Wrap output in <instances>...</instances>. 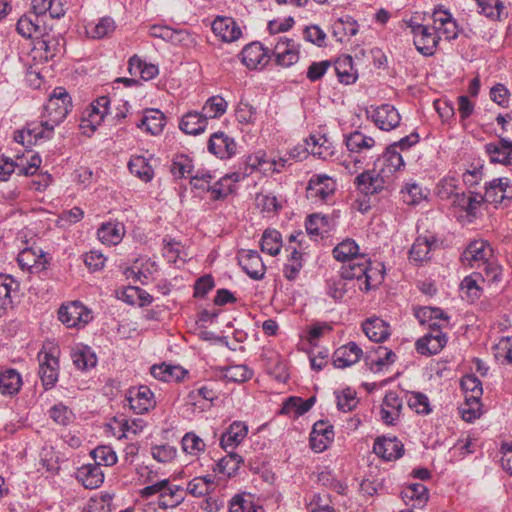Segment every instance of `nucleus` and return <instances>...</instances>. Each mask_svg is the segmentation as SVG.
<instances>
[{
  "label": "nucleus",
  "instance_id": "2",
  "mask_svg": "<svg viewBox=\"0 0 512 512\" xmlns=\"http://www.w3.org/2000/svg\"><path fill=\"white\" fill-rule=\"evenodd\" d=\"M340 272L347 280L354 282L355 287L362 292L376 287L384 278L383 273L372 267L370 259L364 254L344 264Z\"/></svg>",
  "mask_w": 512,
  "mask_h": 512
},
{
  "label": "nucleus",
  "instance_id": "52",
  "mask_svg": "<svg viewBox=\"0 0 512 512\" xmlns=\"http://www.w3.org/2000/svg\"><path fill=\"white\" fill-rule=\"evenodd\" d=\"M479 279L478 275L474 272L473 274L466 276L460 284L461 291L470 302H474L481 296L482 289L478 285Z\"/></svg>",
  "mask_w": 512,
  "mask_h": 512
},
{
  "label": "nucleus",
  "instance_id": "57",
  "mask_svg": "<svg viewBox=\"0 0 512 512\" xmlns=\"http://www.w3.org/2000/svg\"><path fill=\"white\" fill-rule=\"evenodd\" d=\"M255 203L258 209L263 213H277L281 208L282 204L276 196L264 193H258L255 197Z\"/></svg>",
  "mask_w": 512,
  "mask_h": 512
},
{
  "label": "nucleus",
  "instance_id": "1",
  "mask_svg": "<svg viewBox=\"0 0 512 512\" xmlns=\"http://www.w3.org/2000/svg\"><path fill=\"white\" fill-rule=\"evenodd\" d=\"M405 162L396 145H390L375 163L373 170L364 171L355 178L357 189L365 195H375L389 190L395 172L401 170Z\"/></svg>",
  "mask_w": 512,
  "mask_h": 512
},
{
  "label": "nucleus",
  "instance_id": "3",
  "mask_svg": "<svg viewBox=\"0 0 512 512\" xmlns=\"http://www.w3.org/2000/svg\"><path fill=\"white\" fill-rule=\"evenodd\" d=\"M72 107L69 93L63 87H56L44 106L43 118H48L50 125H59Z\"/></svg>",
  "mask_w": 512,
  "mask_h": 512
},
{
  "label": "nucleus",
  "instance_id": "6",
  "mask_svg": "<svg viewBox=\"0 0 512 512\" xmlns=\"http://www.w3.org/2000/svg\"><path fill=\"white\" fill-rule=\"evenodd\" d=\"M57 349L52 348L49 351H40L38 353L39 360V377L45 390L52 389L59 376V360L56 355Z\"/></svg>",
  "mask_w": 512,
  "mask_h": 512
},
{
  "label": "nucleus",
  "instance_id": "64",
  "mask_svg": "<svg viewBox=\"0 0 512 512\" xmlns=\"http://www.w3.org/2000/svg\"><path fill=\"white\" fill-rule=\"evenodd\" d=\"M235 116L239 123L251 124L256 119V108L248 102L240 101L236 108Z\"/></svg>",
  "mask_w": 512,
  "mask_h": 512
},
{
  "label": "nucleus",
  "instance_id": "19",
  "mask_svg": "<svg viewBox=\"0 0 512 512\" xmlns=\"http://www.w3.org/2000/svg\"><path fill=\"white\" fill-rule=\"evenodd\" d=\"M241 61L248 69H261L265 67L270 56L266 48L260 42H252L241 51Z\"/></svg>",
  "mask_w": 512,
  "mask_h": 512
},
{
  "label": "nucleus",
  "instance_id": "11",
  "mask_svg": "<svg viewBox=\"0 0 512 512\" xmlns=\"http://www.w3.org/2000/svg\"><path fill=\"white\" fill-rule=\"evenodd\" d=\"M367 113L368 117L381 130L391 131L400 125L401 116L393 105L382 104Z\"/></svg>",
  "mask_w": 512,
  "mask_h": 512
},
{
  "label": "nucleus",
  "instance_id": "44",
  "mask_svg": "<svg viewBox=\"0 0 512 512\" xmlns=\"http://www.w3.org/2000/svg\"><path fill=\"white\" fill-rule=\"evenodd\" d=\"M352 62L351 56H345L339 59L335 64L336 75L343 84H352L357 79V74L353 68Z\"/></svg>",
  "mask_w": 512,
  "mask_h": 512
},
{
  "label": "nucleus",
  "instance_id": "5",
  "mask_svg": "<svg viewBox=\"0 0 512 512\" xmlns=\"http://www.w3.org/2000/svg\"><path fill=\"white\" fill-rule=\"evenodd\" d=\"M408 26L414 36V45L416 49L424 56H431L435 53L437 45L441 39L434 28L429 26L410 22Z\"/></svg>",
  "mask_w": 512,
  "mask_h": 512
},
{
  "label": "nucleus",
  "instance_id": "20",
  "mask_svg": "<svg viewBox=\"0 0 512 512\" xmlns=\"http://www.w3.org/2000/svg\"><path fill=\"white\" fill-rule=\"evenodd\" d=\"M208 151L220 159H229L237 153V144L224 132H215L208 141Z\"/></svg>",
  "mask_w": 512,
  "mask_h": 512
},
{
  "label": "nucleus",
  "instance_id": "22",
  "mask_svg": "<svg viewBox=\"0 0 512 512\" xmlns=\"http://www.w3.org/2000/svg\"><path fill=\"white\" fill-rule=\"evenodd\" d=\"M46 27L43 25L40 16L28 13L20 17L17 22L18 33L27 39H39L45 36Z\"/></svg>",
  "mask_w": 512,
  "mask_h": 512
},
{
  "label": "nucleus",
  "instance_id": "10",
  "mask_svg": "<svg viewBox=\"0 0 512 512\" xmlns=\"http://www.w3.org/2000/svg\"><path fill=\"white\" fill-rule=\"evenodd\" d=\"M336 190V182L326 174H314L307 186V197L314 202H327Z\"/></svg>",
  "mask_w": 512,
  "mask_h": 512
},
{
  "label": "nucleus",
  "instance_id": "30",
  "mask_svg": "<svg viewBox=\"0 0 512 512\" xmlns=\"http://www.w3.org/2000/svg\"><path fill=\"white\" fill-rule=\"evenodd\" d=\"M125 235V227L121 222L103 223L97 230L98 239L105 245L119 244Z\"/></svg>",
  "mask_w": 512,
  "mask_h": 512
},
{
  "label": "nucleus",
  "instance_id": "12",
  "mask_svg": "<svg viewBox=\"0 0 512 512\" xmlns=\"http://www.w3.org/2000/svg\"><path fill=\"white\" fill-rule=\"evenodd\" d=\"M126 400L129 407L136 414L147 413L155 406L154 394L146 385L131 387L126 393Z\"/></svg>",
  "mask_w": 512,
  "mask_h": 512
},
{
  "label": "nucleus",
  "instance_id": "49",
  "mask_svg": "<svg viewBox=\"0 0 512 512\" xmlns=\"http://www.w3.org/2000/svg\"><path fill=\"white\" fill-rule=\"evenodd\" d=\"M402 200L408 205H417L426 198L422 187L415 182L406 183L401 189Z\"/></svg>",
  "mask_w": 512,
  "mask_h": 512
},
{
  "label": "nucleus",
  "instance_id": "29",
  "mask_svg": "<svg viewBox=\"0 0 512 512\" xmlns=\"http://www.w3.org/2000/svg\"><path fill=\"white\" fill-rule=\"evenodd\" d=\"M76 478L86 489H96L104 481V473L96 464L81 466L76 472Z\"/></svg>",
  "mask_w": 512,
  "mask_h": 512
},
{
  "label": "nucleus",
  "instance_id": "55",
  "mask_svg": "<svg viewBox=\"0 0 512 512\" xmlns=\"http://www.w3.org/2000/svg\"><path fill=\"white\" fill-rule=\"evenodd\" d=\"M337 407L343 412H350L356 408L358 399L356 391L351 388H345L339 392H336Z\"/></svg>",
  "mask_w": 512,
  "mask_h": 512
},
{
  "label": "nucleus",
  "instance_id": "38",
  "mask_svg": "<svg viewBox=\"0 0 512 512\" xmlns=\"http://www.w3.org/2000/svg\"><path fill=\"white\" fill-rule=\"evenodd\" d=\"M347 149L351 153L361 154L375 146V140L360 131H354L345 137Z\"/></svg>",
  "mask_w": 512,
  "mask_h": 512
},
{
  "label": "nucleus",
  "instance_id": "7",
  "mask_svg": "<svg viewBox=\"0 0 512 512\" xmlns=\"http://www.w3.org/2000/svg\"><path fill=\"white\" fill-rule=\"evenodd\" d=\"M58 319L68 328H80L92 320V315L80 301H73L60 306Z\"/></svg>",
  "mask_w": 512,
  "mask_h": 512
},
{
  "label": "nucleus",
  "instance_id": "40",
  "mask_svg": "<svg viewBox=\"0 0 512 512\" xmlns=\"http://www.w3.org/2000/svg\"><path fill=\"white\" fill-rule=\"evenodd\" d=\"M128 168L132 174L144 182H149L154 177V171L149 161L144 156H132L128 162Z\"/></svg>",
  "mask_w": 512,
  "mask_h": 512
},
{
  "label": "nucleus",
  "instance_id": "58",
  "mask_svg": "<svg viewBox=\"0 0 512 512\" xmlns=\"http://www.w3.org/2000/svg\"><path fill=\"white\" fill-rule=\"evenodd\" d=\"M475 272L482 281L489 283L497 282L501 278V267L495 261L488 260L485 264L481 265L480 269Z\"/></svg>",
  "mask_w": 512,
  "mask_h": 512
},
{
  "label": "nucleus",
  "instance_id": "43",
  "mask_svg": "<svg viewBox=\"0 0 512 512\" xmlns=\"http://www.w3.org/2000/svg\"><path fill=\"white\" fill-rule=\"evenodd\" d=\"M359 246L352 239H345L333 249V256L337 261L350 262L354 258H359Z\"/></svg>",
  "mask_w": 512,
  "mask_h": 512
},
{
  "label": "nucleus",
  "instance_id": "16",
  "mask_svg": "<svg viewBox=\"0 0 512 512\" xmlns=\"http://www.w3.org/2000/svg\"><path fill=\"white\" fill-rule=\"evenodd\" d=\"M486 202L498 205L512 199V183L507 177H500L485 184Z\"/></svg>",
  "mask_w": 512,
  "mask_h": 512
},
{
  "label": "nucleus",
  "instance_id": "54",
  "mask_svg": "<svg viewBox=\"0 0 512 512\" xmlns=\"http://www.w3.org/2000/svg\"><path fill=\"white\" fill-rule=\"evenodd\" d=\"M461 388L469 400L480 399L483 393L481 381L475 375H466L461 379Z\"/></svg>",
  "mask_w": 512,
  "mask_h": 512
},
{
  "label": "nucleus",
  "instance_id": "48",
  "mask_svg": "<svg viewBox=\"0 0 512 512\" xmlns=\"http://www.w3.org/2000/svg\"><path fill=\"white\" fill-rule=\"evenodd\" d=\"M61 40L55 36L46 35L37 39L35 48L44 51L46 60L54 58L61 51Z\"/></svg>",
  "mask_w": 512,
  "mask_h": 512
},
{
  "label": "nucleus",
  "instance_id": "61",
  "mask_svg": "<svg viewBox=\"0 0 512 512\" xmlns=\"http://www.w3.org/2000/svg\"><path fill=\"white\" fill-rule=\"evenodd\" d=\"M253 371L246 365H232L225 371V377L233 382H245L252 378Z\"/></svg>",
  "mask_w": 512,
  "mask_h": 512
},
{
  "label": "nucleus",
  "instance_id": "27",
  "mask_svg": "<svg viewBox=\"0 0 512 512\" xmlns=\"http://www.w3.org/2000/svg\"><path fill=\"white\" fill-rule=\"evenodd\" d=\"M212 30L225 42L236 41L242 35L240 27L231 17H217L212 23Z\"/></svg>",
  "mask_w": 512,
  "mask_h": 512
},
{
  "label": "nucleus",
  "instance_id": "34",
  "mask_svg": "<svg viewBox=\"0 0 512 512\" xmlns=\"http://www.w3.org/2000/svg\"><path fill=\"white\" fill-rule=\"evenodd\" d=\"M307 150L313 156L320 159L327 160L334 155V147L329 139L324 135H312L307 139Z\"/></svg>",
  "mask_w": 512,
  "mask_h": 512
},
{
  "label": "nucleus",
  "instance_id": "28",
  "mask_svg": "<svg viewBox=\"0 0 512 512\" xmlns=\"http://www.w3.org/2000/svg\"><path fill=\"white\" fill-rule=\"evenodd\" d=\"M358 288L354 282L347 280L342 273L326 281V293L335 301H341L345 295L355 293Z\"/></svg>",
  "mask_w": 512,
  "mask_h": 512
},
{
  "label": "nucleus",
  "instance_id": "15",
  "mask_svg": "<svg viewBox=\"0 0 512 512\" xmlns=\"http://www.w3.org/2000/svg\"><path fill=\"white\" fill-rule=\"evenodd\" d=\"M403 400L396 391H388L383 398L380 419L387 426H395L400 420Z\"/></svg>",
  "mask_w": 512,
  "mask_h": 512
},
{
  "label": "nucleus",
  "instance_id": "31",
  "mask_svg": "<svg viewBox=\"0 0 512 512\" xmlns=\"http://www.w3.org/2000/svg\"><path fill=\"white\" fill-rule=\"evenodd\" d=\"M436 245V239L432 235H420L414 241L410 251V259L414 262L421 263L430 258L429 254Z\"/></svg>",
  "mask_w": 512,
  "mask_h": 512
},
{
  "label": "nucleus",
  "instance_id": "45",
  "mask_svg": "<svg viewBox=\"0 0 512 512\" xmlns=\"http://www.w3.org/2000/svg\"><path fill=\"white\" fill-rule=\"evenodd\" d=\"M227 109V102L221 96L210 97L202 107V115L208 122L209 119H215L222 116Z\"/></svg>",
  "mask_w": 512,
  "mask_h": 512
},
{
  "label": "nucleus",
  "instance_id": "51",
  "mask_svg": "<svg viewBox=\"0 0 512 512\" xmlns=\"http://www.w3.org/2000/svg\"><path fill=\"white\" fill-rule=\"evenodd\" d=\"M402 498L415 501L416 503L413 506H422L428 500V490L421 483L411 484L402 491Z\"/></svg>",
  "mask_w": 512,
  "mask_h": 512
},
{
  "label": "nucleus",
  "instance_id": "59",
  "mask_svg": "<svg viewBox=\"0 0 512 512\" xmlns=\"http://www.w3.org/2000/svg\"><path fill=\"white\" fill-rule=\"evenodd\" d=\"M183 450L191 455H198L206 448L204 441L195 433L188 432L182 438Z\"/></svg>",
  "mask_w": 512,
  "mask_h": 512
},
{
  "label": "nucleus",
  "instance_id": "4",
  "mask_svg": "<svg viewBox=\"0 0 512 512\" xmlns=\"http://www.w3.org/2000/svg\"><path fill=\"white\" fill-rule=\"evenodd\" d=\"M52 123L48 118L40 122H31L26 125L22 130H18L14 134V140L22 145H33L40 140L51 139L54 133V128L57 125H50Z\"/></svg>",
  "mask_w": 512,
  "mask_h": 512
},
{
  "label": "nucleus",
  "instance_id": "9",
  "mask_svg": "<svg viewBox=\"0 0 512 512\" xmlns=\"http://www.w3.org/2000/svg\"><path fill=\"white\" fill-rule=\"evenodd\" d=\"M430 332L416 341V350L422 355L439 353L447 344V336L437 322L429 324Z\"/></svg>",
  "mask_w": 512,
  "mask_h": 512
},
{
  "label": "nucleus",
  "instance_id": "21",
  "mask_svg": "<svg viewBox=\"0 0 512 512\" xmlns=\"http://www.w3.org/2000/svg\"><path fill=\"white\" fill-rule=\"evenodd\" d=\"M374 453L386 461L397 460L404 453V445L396 437H378L373 445Z\"/></svg>",
  "mask_w": 512,
  "mask_h": 512
},
{
  "label": "nucleus",
  "instance_id": "50",
  "mask_svg": "<svg viewBox=\"0 0 512 512\" xmlns=\"http://www.w3.org/2000/svg\"><path fill=\"white\" fill-rule=\"evenodd\" d=\"M91 456L94 459L96 465L101 467L113 466L117 462L116 452L111 446L100 445L91 451Z\"/></svg>",
  "mask_w": 512,
  "mask_h": 512
},
{
  "label": "nucleus",
  "instance_id": "14",
  "mask_svg": "<svg viewBox=\"0 0 512 512\" xmlns=\"http://www.w3.org/2000/svg\"><path fill=\"white\" fill-rule=\"evenodd\" d=\"M238 264L254 280H261L266 273V266L260 254L255 250L242 249L237 254Z\"/></svg>",
  "mask_w": 512,
  "mask_h": 512
},
{
  "label": "nucleus",
  "instance_id": "24",
  "mask_svg": "<svg viewBox=\"0 0 512 512\" xmlns=\"http://www.w3.org/2000/svg\"><path fill=\"white\" fill-rule=\"evenodd\" d=\"M362 356V349L355 342H349L335 350L333 363L335 367L344 369L357 363Z\"/></svg>",
  "mask_w": 512,
  "mask_h": 512
},
{
  "label": "nucleus",
  "instance_id": "42",
  "mask_svg": "<svg viewBox=\"0 0 512 512\" xmlns=\"http://www.w3.org/2000/svg\"><path fill=\"white\" fill-rule=\"evenodd\" d=\"M243 462L242 456L233 451H229L225 457L217 462L214 471L231 477L236 474Z\"/></svg>",
  "mask_w": 512,
  "mask_h": 512
},
{
  "label": "nucleus",
  "instance_id": "60",
  "mask_svg": "<svg viewBox=\"0 0 512 512\" xmlns=\"http://www.w3.org/2000/svg\"><path fill=\"white\" fill-rule=\"evenodd\" d=\"M327 226L328 218L320 214L310 215L305 223L307 233L312 236L321 235Z\"/></svg>",
  "mask_w": 512,
  "mask_h": 512
},
{
  "label": "nucleus",
  "instance_id": "25",
  "mask_svg": "<svg viewBox=\"0 0 512 512\" xmlns=\"http://www.w3.org/2000/svg\"><path fill=\"white\" fill-rule=\"evenodd\" d=\"M17 262L22 270L34 273L43 270L46 261L41 249L29 247L20 251Z\"/></svg>",
  "mask_w": 512,
  "mask_h": 512
},
{
  "label": "nucleus",
  "instance_id": "39",
  "mask_svg": "<svg viewBox=\"0 0 512 512\" xmlns=\"http://www.w3.org/2000/svg\"><path fill=\"white\" fill-rule=\"evenodd\" d=\"M240 177L239 173H232L216 181L211 185V199L221 200L227 197L233 191V183L238 182Z\"/></svg>",
  "mask_w": 512,
  "mask_h": 512
},
{
  "label": "nucleus",
  "instance_id": "35",
  "mask_svg": "<svg viewBox=\"0 0 512 512\" xmlns=\"http://www.w3.org/2000/svg\"><path fill=\"white\" fill-rule=\"evenodd\" d=\"M365 335L373 342H382L389 337L388 325L380 318L367 319L362 324Z\"/></svg>",
  "mask_w": 512,
  "mask_h": 512
},
{
  "label": "nucleus",
  "instance_id": "26",
  "mask_svg": "<svg viewBox=\"0 0 512 512\" xmlns=\"http://www.w3.org/2000/svg\"><path fill=\"white\" fill-rule=\"evenodd\" d=\"M248 426L241 421H234L221 435L220 445L228 451H233L247 436Z\"/></svg>",
  "mask_w": 512,
  "mask_h": 512
},
{
  "label": "nucleus",
  "instance_id": "56",
  "mask_svg": "<svg viewBox=\"0 0 512 512\" xmlns=\"http://www.w3.org/2000/svg\"><path fill=\"white\" fill-rule=\"evenodd\" d=\"M71 356L74 365L80 370L94 367L97 362L95 354L86 347L73 351Z\"/></svg>",
  "mask_w": 512,
  "mask_h": 512
},
{
  "label": "nucleus",
  "instance_id": "37",
  "mask_svg": "<svg viewBox=\"0 0 512 512\" xmlns=\"http://www.w3.org/2000/svg\"><path fill=\"white\" fill-rule=\"evenodd\" d=\"M19 284L10 275L0 274V317L11 307L12 293L16 292Z\"/></svg>",
  "mask_w": 512,
  "mask_h": 512
},
{
  "label": "nucleus",
  "instance_id": "23",
  "mask_svg": "<svg viewBox=\"0 0 512 512\" xmlns=\"http://www.w3.org/2000/svg\"><path fill=\"white\" fill-rule=\"evenodd\" d=\"M334 439L333 426L323 420L317 421L310 434V446L315 452H322Z\"/></svg>",
  "mask_w": 512,
  "mask_h": 512
},
{
  "label": "nucleus",
  "instance_id": "33",
  "mask_svg": "<svg viewBox=\"0 0 512 512\" xmlns=\"http://www.w3.org/2000/svg\"><path fill=\"white\" fill-rule=\"evenodd\" d=\"M151 374L155 379L164 382H179L184 379L187 371L181 366L167 365L163 363L160 365H153L151 367Z\"/></svg>",
  "mask_w": 512,
  "mask_h": 512
},
{
  "label": "nucleus",
  "instance_id": "53",
  "mask_svg": "<svg viewBox=\"0 0 512 512\" xmlns=\"http://www.w3.org/2000/svg\"><path fill=\"white\" fill-rule=\"evenodd\" d=\"M458 180L452 176L442 178L436 186V194L442 200H451L458 193Z\"/></svg>",
  "mask_w": 512,
  "mask_h": 512
},
{
  "label": "nucleus",
  "instance_id": "62",
  "mask_svg": "<svg viewBox=\"0 0 512 512\" xmlns=\"http://www.w3.org/2000/svg\"><path fill=\"white\" fill-rule=\"evenodd\" d=\"M460 412L463 420L472 422L477 419L481 414L480 399H471L465 397V403L461 406Z\"/></svg>",
  "mask_w": 512,
  "mask_h": 512
},
{
  "label": "nucleus",
  "instance_id": "41",
  "mask_svg": "<svg viewBox=\"0 0 512 512\" xmlns=\"http://www.w3.org/2000/svg\"><path fill=\"white\" fill-rule=\"evenodd\" d=\"M21 385V376L15 369H8L0 373V391L2 394L14 395L19 392Z\"/></svg>",
  "mask_w": 512,
  "mask_h": 512
},
{
  "label": "nucleus",
  "instance_id": "8",
  "mask_svg": "<svg viewBox=\"0 0 512 512\" xmlns=\"http://www.w3.org/2000/svg\"><path fill=\"white\" fill-rule=\"evenodd\" d=\"M493 256V249L483 239L472 241L461 255V262L470 268L480 269Z\"/></svg>",
  "mask_w": 512,
  "mask_h": 512
},
{
  "label": "nucleus",
  "instance_id": "17",
  "mask_svg": "<svg viewBox=\"0 0 512 512\" xmlns=\"http://www.w3.org/2000/svg\"><path fill=\"white\" fill-rule=\"evenodd\" d=\"M434 28L439 36H444L448 41L458 37L459 28L452 14L443 7H438L433 12Z\"/></svg>",
  "mask_w": 512,
  "mask_h": 512
},
{
  "label": "nucleus",
  "instance_id": "63",
  "mask_svg": "<svg viewBox=\"0 0 512 512\" xmlns=\"http://www.w3.org/2000/svg\"><path fill=\"white\" fill-rule=\"evenodd\" d=\"M481 12L487 17L496 19L501 16L504 5L501 0H476Z\"/></svg>",
  "mask_w": 512,
  "mask_h": 512
},
{
  "label": "nucleus",
  "instance_id": "36",
  "mask_svg": "<svg viewBox=\"0 0 512 512\" xmlns=\"http://www.w3.org/2000/svg\"><path fill=\"white\" fill-rule=\"evenodd\" d=\"M152 135L160 134L165 126V115L158 109H149L145 112L141 122L137 124Z\"/></svg>",
  "mask_w": 512,
  "mask_h": 512
},
{
  "label": "nucleus",
  "instance_id": "32",
  "mask_svg": "<svg viewBox=\"0 0 512 512\" xmlns=\"http://www.w3.org/2000/svg\"><path fill=\"white\" fill-rule=\"evenodd\" d=\"M207 121L201 112L189 111L181 118L179 128L186 134L198 135L205 131Z\"/></svg>",
  "mask_w": 512,
  "mask_h": 512
},
{
  "label": "nucleus",
  "instance_id": "13",
  "mask_svg": "<svg viewBox=\"0 0 512 512\" xmlns=\"http://www.w3.org/2000/svg\"><path fill=\"white\" fill-rule=\"evenodd\" d=\"M109 106L110 99L108 96L98 97L85 109L81 121V127H89L92 131H95L108 114Z\"/></svg>",
  "mask_w": 512,
  "mask_h": 512
},
{
  "label": "nucleus",
  "instance_id": "46",
  "mask_svg": "<svg viewBox=\"0 0 512 512\" xmlns=\"http://www.w3.org/2000/svg\"><path fill=\"white\" fill-rule=\"evenodd\" d=\"M282 247V237L277 230H265L261 239V250L271 256L279 254Z\"/></svg>",
  "mask_w": 512,
  "mask_h": 512
},
{
  "label": "nucleus",
  "instance_id": "18",
  "mask_svg": "<svg viewBox=\"0 0 512 512\" xmlns=\"http://www.w3.org/2000/svg\"><path fill=\"white\" fill-rule=\"evenodd\" d=\"M485 152L491 163L512 166V141L499 137L497 141L487 143Z\"/></svg>",
  "mask_w": 512,
  "mask_h": 512
},
{
  "label": "nucleus",
  "instance_id": "47",
  "mask_svg": "<svg viewBox=\"0 0 512 512\" xmlns=\"http://www.w3.org/2000/svg\"><path fill=\"white\" fill-rule=\"evenodd\" d=\"M170 171L176 178H191V175H193L192 159L184 154L176 155L173 158Z\"/></svg>",
  "mask_w": 512,
  "mask_h": 512
}]
</instances>
